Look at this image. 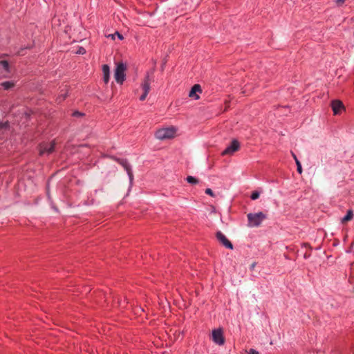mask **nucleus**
Masks as SVG:
<instances>
[{
  "mask_svg": "<svg viewBox=\"0 0 354 354\" xmlns=\"http://www.w3.org/2000/svg\"><path fill=\"white\" fill-rule=\"evenodd\" d=\"M248 220V226L250 227H259L263 221L266 218V215L260 212L258 213H249L247 215Z\"/></svg>",
  "mask_w": 354,
  "mask_h": 354,
  "instance_id": "nucleus-1",
  "label": "nucleus"
},
{
  "mask_svg": "<svg viewBox=\"0 0 354 354\" xmlns=\"http://www.w3.org/2000/svg\"><path fill=\"white\" fill-rule=\"evenodd\" d=\"M176 129L174 127L165 128L156 132V138L158 140L170 139L174 137Z\"/></svg>",
  "mask_w": 354,
  "mask_h": 354,
  "instance_id": "nucleus-2",
  "label": "nucleus"
},
{
  "mask_svg": "<svg viewBox=\"0 0 354 354\" xmlns=\"http://www.w3.org/2000/svg\"><path fill=\"white\" fill-rule=\"evenodd\" d=\"M127 69L126 65L122 62L117 64L116 68L114 71V78L115 81L122 84L125 80V71Z\"/></svg>",
  "mask_w": 354,
  "mask_h": 354,
  "instance_id": "nucleus-3",
  "label": "nucleus"
},
{
  "mask_svg": "<svg viewBox=\"0 0 354 354\" xmlns=\"http://www.w3.org/2000/svg\"><path fill=\"white\" fill-rule=\"evenodd\" d=\"M55 146V142L54 141L50 143L41 144L39 146V154L42 156L45 153H51L54 151Z\"/></svg>",
  "mask_w": 354,
  "mask_h": 354,
  "instance_id": "nucleus-4",
  "label": "nucleus"
},
{
  "mask_svg": "<svg viewBox=\"0 0 354 354\" xmlns=\"http://www.w3.org/2000/svg\"><path fill=\"white\" fill-rule=\"evenodd\" d=\"M240 145L239 142L236 140H234L232 141L230 146H228L223 152L222 155H232L235 151H238L239 149Z\"/></svg>",
  "mask_w": 354,
  "mask_h": 354,
  "instance_id": "nucleus-5",
  "label": "nucleus"
},
{
  "mask_svg": "<svg viewBox=\"0 0 354 354\" xmlns=\"http://www.w3.org/2000/svg\"><path fill=\"white\" fill-rule=\"evenodd\" d=\"M115 160L120 164L124 169L127 171V174L129 178L130 184H132L133 180V175L131 171V166L129 165V162L127 160L124 159H120V158H115Z\"/></svg>",
  "mask_w": 354,
  "mask_h": 354,
  "instance_id": "nucleus-6",
  "label": "nucleus"
},
{
  "mask_svg": "<svg viewBox=\"0 0 354 354\" xmlns=\"http://www.w3.org/2000/svg\"><path fill=\"white\" fill-rule=\"evenodd\" d=\"M212 340L218 345H223L225 339L221 329H216L212 331Z\"/></svg>",
  "mask_w": 354,
  "mask_h": 354,
  "instance_id": "nucleus-7",
  "label": "nucleus"
},
{
  "mask_svg": "<svg viewBox=\"0 0 354 354\" xmlns=\"http://www.w3.org/2000/svg\"><path fill=\"white\" fill-rule=\"evenodd\" d=\"M216 238L227 248H233L232 243L226 238V236L221 232H218L216 233Z\"/></svg>",
  "mask_w": 354,
  "mask_h": 354,
  "instance_id": "nucleus-8",
  "label": "nucleus"
},
{
  "mask_svg": "<svg viewBox=\"0 0 354 354\" xmlns=\"http://www.w3.org/2000/svg\"><path fill=\"white\" fill-rule=\"evenodd\" d=\"M332 109L335 115L339 114L344 109L343 103L339 100H334L331 103Z\"/></svg>",
  "mask_w": 354,
  "mask_h": 354,
  "instance_id": "nucleus-9",
  "label": "nucleus"
},
{
  "mask_svg": "<svg viewBox=\"0 0 354 354\" xmlns=\"http://www.w3.org/2000/svg\"><path fill=\"white\" fill-rule=\"evenodd\" d=\"M201 86L199 84H195L189 91V96L195 100H198L199 99V96L197 95V93H201Z\"/></svg>",
  "mask_w": 354,
  "mask_h": 354,
  "instance_id": "nucleus-10",
  "label": "nucleus"
},
{
  "mask_svg": "<svg viewBox=\"0 0 354 354\" xmlns=\"http://www.w3.org/2000/svg\"><path fill=\"white\" fill-rule=\"evenodd\" d=\"M150 84H151V80H150L149 75H147L145 79L143 84H142V88L143 90V92L149 93V92L150 91Z\"/></svg>",
  "mask_w": 354,
  "mask_h": 354,
  "instance_id": "nucleus-11",
  "label": "nucleus"
},
{
  "mask_svg": "<svg viewBox=\"0 0 354 354\" xmlns=\"http://www.w3.org/2000/svg\"><path fill=\"white\" fill-rule=\"evenodd\" d=\"M102 72H103V79L104 82L107 84L109 80V75H110V68L109 66L106 64L103 65L102 66Z\"/></svg>",
  "mask_w": 354,
  "mask_h": 354,
  "instance_id": "nucleus-12",
  "label": "nucleus"
},
{
  "mask_svg": "<svg viewBox=\"0 0 354 354\" xmlns=\"http://www.w3.org/2000/svg\"><path fill=\"white\" fill-rule=\"evenodd\" d=\"M353 211L348 210L346 215L342 218V223H346L353 218Z\"/></svg>",
  "mask_w": 354,
  "mask_h": 354,
  "instance_id": "nucleus-13",
  "label": "nucleus"
},
{
  "mask_svg": "<svg viewBox=\"0 0 354 354\" xmlns=\"http://www.w3.org/2000/svg\"><path fill=\"white\" fill-rule=\"evenodd\" d=\"M1 86L6 90H9L15 86L13 82H4L1 84Z\"/></svg>",
  "mask_w": 354,
  "mask_h": 354,
  "instance_id": "nucleus-14",
  "label": "nucleus"
},
{
  "mask_svg": "<svg viewBox=\"0 0 354 354\" xmlns=\"http://www.w3.org/2000/svg\"><path fill=\"white\" fill-rule=\"evenodd\" d=\"M0 66L2 67V68L6 71L9 72V64L6 60H1L0 61Z\"/></svg>",
  "mask_w": 354,
  "mask_h": 354,
  "instance_id": "nucleus-15",
  "label": "nucleus"
},
{
  "mask_svg": "<svg viewBox=\"0 0 354 354\" xmlns=\"http://www.w3.org/2000/svg\"><path fill=\"white\" fill-rule=\"evenodd\" d=\"M293 156V158L295 160V162H296V165H297V171L299 173V174H301L302 173V167H301V165L300 163V162L298 160L297 156L295 155V154H292Z\"/></svg>",
  "mask_w": 354,
  "mask_h": 354,
  "instance_id": "nucleus-16",
  "label": "nucleus"
},
{
  "mask_svg": "<svg viewBox=\"0 0 354 354\" xmlns=\"http://www.w3.org/2000/svg\"><path fill=\"white\" fill-rule=\"evenodd\" d=\"M187 181L189 184L196 185L198 183V180L193 176H189L186 178Z\"/></svg>",
  "mask_w": 354,
  "mask_h": 354,
  "instance_id": "nucleus-17",
  "label": "nucleus"
},
{
  "mask_svg": "<svg viewBox=\"0 0 354 354\" xmlns=\"http://www.w3.org/2000/svg\"><path fill=\"white\" fill-rule=\"evenodd\" d=\"M260 194L258 192L255 191V192H253L251 194V199L252 200H257V198H259Z\"/></svg>",
  "mask_w": 354,
  "mask_h": 354,
  "instance_id": "nucleus-18",
  "label": "nucleus"
},
{
  "mask_svg": "<svg viewBox=\"0 0 354 354\" xmlns=\"http://www.w3.org/2000/svg\"><path fill=\"white\" fill-rule=\"evenodd\" d=\"M8 127V123L0 122V130L6 129Z\"/></svg>",
  "mask_w": 354,
  "mask_h": 354,
  "instance_id": "nucleus-19",
  "label": "nucleus"
},
{
  "mask_svg": "<svg viewBox=\"0 0 354 354\" xmlns=\"http://www.w3.org/2000/svg\"><path fill=\"white\" fill-rule=\"evenodd\" d=\"M245 354H259V352L253 348L245 351Z\"/></svg>",
  "mask_w": 354,
  "mask_h": 354,
  "instance_id": "nucleus-20",
  "label": "nucleus"
},
{
  "mask_svg": "<svg viewBox=\"0 0 354 354\" xmlns=\"http://www.w3.org/2000/svg\"><path fill=\"white\" fill-rule=\"evenodd\" d=\"M86 53V50L83 47H80L78 50L76 52L77 54L84 55Z\"/></svg>",
  "mask_w": 354,
  "mask_h": 354,
  "instance_id": "nucleus-21",
  "label": "nucleus"
},
{
  "mask_svg": "<svg viewBox=\"0 0 354 354\" xmlns=\"http://www.w3.org/2000/svg\"><path fill=\"white\" fill-rule=\"evenodd\" d=\"M205 194H207L211 196H214V194L210 188H207L205 189Z\"/></svg>",
  "mask_w": 354,
  "mask_h": 354,
  "instance_id": "nucleus-22",
  "label": "nucleus"
},
{
  "mask_svg": "<svg viewBox=\"0 0 354 354\" xmlns=\"http://www.w3.org/2000/svg\"><path fill=\"white\" fill-rule=\"evenodd\" d=\"M346 0H335V3L337 4V6H341L344 4V3L346 1Z\"/></svg>",
  "mask_w": 354,
  "mask_h": 354,
  "instance_id": "nucleus-23",
  "label": "nucleus"
},
{
  "mask_svg": "<svg viewBox=\"0 0 354 354\" xmlns=\"http://www.w3.org/2000/svg\"><path fill=\"white\" fill-rule=\"evenodd\" d=\"M147 95H148V93L143 92V94L140 97V100L141 101L145 100L146 99Z\"/></svg>",
  "mask_w": 354,
  "mask_h": 354,
  "instance_id": "nucleus-24",
  "label": "nucleus"
},
{
  "mask_svg": "<svg viewBox=\"0 0 354 354\" xmlns=\"http://www.w3.org/2000/svg\"><path fill=\"white\" fill-rule=\"evenodd\" d=\"M116 35L118 36V37L120 39H123V37L121 34H120L118 32H115Z\"/></svg>",
  "mask_w": 354,
  "mask_h": 354,
  "instance_id": "nucleus-25",
  "label": "nucleus"
},
{
  "mask_svg": "<svg viewBox=\"0 0 354 354\" xmlns=\"http://www.w3.org/2000/svg\"><path fill=\"white\" fill-rule=\"evenodd\" d=\"M116 34H110L108 35V37H111L112 39H115V37Z\"/></svg>",
  "mask_w": 354,
  "mask_h": 354,
  "instance_id": "nucleus-26",
  "label": "nucleus"
},
{
  "mask_svg": "<svg viewBox=\"0 0 354 354\" xmlns=\"http://www.w3.org/2000/svg\"><path fill=\"white\" fill-rule=\"evenodd\" d=\"M82 115V113H80V112H77V111L73 113V115L74 116H79V115Z\"/></svg>",
  "mask_w": 354,
  "mask_h": 354,
  "instance_id": "nucleus-27",
  "label": "nucleus"
},
{
  "mask_svg": "<svg viewBox=\"0 0 354 354\" xmlns=\"http://www.w3.org/2000/svg\"><path fill=\"white\" fill-rule=\"evenodd\" d=\"M66 93H65L64 95H62V100H59V102H61L62 100H63L64 99L66 98Z\"/></svg>",
  "mask_w": 354,
  "mask_h": 354,
  "instance_id": "nucleus-28",
  "label": "nucleus"
},
{
  "mask_svg": "<svg viewBox=\"0 0 354 354\" xmlns=\"http://www.w3.org/2000/svg\"><path fill=\"white\" fill-rule=\"evenodd\" d=\"M255 267V263H253L252 265H251V269H254V268Z\"/></svg>",
  "mask_w": 354,
  "mask_h": 354,
  "instance_id": "nucleus-29",
  "label": "nucleus"
}]
</instances>
